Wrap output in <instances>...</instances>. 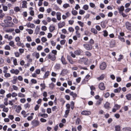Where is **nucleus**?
I'll return each mask as SVG.
<instances>
[{"instance_id": "63", "label": "nucleus", "mask_w": 131, "mask_h": 131, "mask_svg": "<svg viewBox=\"0 0 131 131\" xmlns=\"http://www.w3.org/2000/svg\"><path fill=\"white\" fill-rule=\"evenodd\" d=\"M101 26L103 28H105L106 27V25L104 22H102L101 23Z\"/></svg>"}, {"instance_id": "35", "label": "nucleus", "mask_w": 131, "mask_h": 131, "mask_svg": "<svg viewBox=\"0 0 131 131\" xmlns=\"http://www.w3.org/2000/svg\"><path fill=\"white\" fill-rule=\"evenodd\" d=\"M40 116L44 118H47L48 117V115L47 114L43 113L41 114Z\"/></svg>"}, {"instance_id": "43", "label": "nucleus", "mask_w": 131, "mask_h": 131, "mask_svg": "<svg viewBox=\"0 0 131 131\" xmlns=\"http://www.w3.org/2000/svg\"><path fill=\"white\" fill-rule=\"evenodd\" d=\"M8 24H9V27H13L14 25V24L12 22H9Z\"/></svg>"}, {"instance_id": "30", "label": "nucleus", "mask_w": 131, "mask_h": 131, "mask_svg": "<svg viewBox=\"0 0 131 131\" xmlns=\"http://www.w3.org/2000/svg\"><path fill=\"white\" fill-rule=\"evenodd\" d=\"M3 6V9L4 11H6L8 10V7L6 6H4L3 4L2 5Z\"/></svg>"}, {"instance_id": "44", "label": "nucleus", "mask_w": 131, "mask_h": 131, "mask_svg": "<svg viewBox=\"0 0 131 131\" xmlns=\"http://www.w3.org/2000/svg\"><path fill=\"white\" fill-rule=\"evenodd\" d=\"M85 13V11L82 9H80L79 11V14L80 15H83Z\"/></svg>"}, {"instance_id": "60", "label": "nucleus", "mask_w": 131, "mask_h": 131, "mask_svg": "<svg viewBox=\"0 0 131 131\" xmlns=\"http://www.w3.org/2000/svg\"><path fill=\"white\" fill-rule=\"evenodd\" d=\"M47 39L45 37H42L41 39V40L43 42H45L47 41Z\"/></svg>"}, {"instance_id": "8", "label": "nucleus", "mask_w": 131, "mask_h": 131, "mask_svg": "<svg viewBox=\"0 0 131 131\" xmlns=\"http://www.w3.org/2000/svg\"><path fill=\"white\" fill-rule=\"evenodd\" d=\"M91 112L89 111H84L81 112V114L82 115H89L91 114Z\"/></svg>"}, {"instance_id": "59", "label": "nucleus", "mask_w": 131, "mask_h": 131, "mask_svg": "<svg viewBox=\"0 0 131 131\" xmlns=\"http://www.w3.org/2000/svg\"><path fill=\"white\" fill-rule=\"evenodd\" d=\"M68 30L70 32H73L74 30V29L72 27H69L68 28Z\"/></svg>"}, {"instance_id": "4", "label": "nucleus", "mask_w": 131, "mask_h": 131, "mask_svg": "<svg viewBox=\"0 0 131 131\" xmlns=\"http://www.w3.org/2000/svg\"><path fill=\"white\" fill-rule=\"evenodd\" d=\"M106 67V64L105 62H102L100 64V68L101 70H104Z\"/></svg>"}, {"instance_id": "1", "label": "nucleus", "mask_w": 131, "mask_h": 131, "mask_svg": "<svg viewBox=\"0 0 131 131\" xmlns=\"http://www.w3.org/2000/svg\"><path fill=\"white\" fill-rule=\"evenodd\" d=\"M83 46L84 48L88 50H91L92 48V46L89 44H83Z\"/></svg>"}, {"instance_id": "21", "label": "nucleus", "mask_w": 131, "mask_h": 131, "mask_svg": "<svg viewBox=\"0 0 131 131\" xmlns=\"http://www.w3.org/2000/svg\"><path fill=\"white\" fill-rule=\"evenodd\" d=\"M118 38L121 41L123 42H125V40L123 37H122L121 36H118Z\"/></svg>"}, {"instance_id": "54", "label": "nucleus", "mask_w": 131, "mask_h": 131, "mask_svg": "<svg viewBox=\"0 0 131 131\" xmlns=\"http://www.w3.org/2000/svg\"><path fill=\"white\" fill-rule=\"evenodd\" d=\"M54 86V85L53 82H51L50 84H49V87L51 89L53 88Z\"/></svg>"}, {"instance_id": "51", "label": "nucleus", "mask_w": 131, "mask_h": 131, "mask_svg": "<svg viewBox=\"0 0 131 131\" xmlns=\"http://www.w3.org/2000/svg\"><path fill=\"white\" fill-rule=\"evenodd\" d=\"M70 6L67 3H66L64 4L63 5V7L64 8H67L68 7H69Z\"/></svg>"}, {"instance_id": "41", "label": "nucleus", "mask_w": 131, "mask_h": 131, "mask_svg": "<svg viewBox=\"0 0 131 131\" xmlns=\"http://www.w3.org/2000/svg\"><path fill=\"white\" fill-rule=\"evenodd\" d=\"M115 128L116 131H120V126H115Z\"/></svg>"}, {"instance_id": "10", "label": "nucleus", "mask_w": 131, "mask_h": 131, "mask_svg": "<svg viewBox=\"0 0 131 131\" xmlns=\"http://www.w3.org/2000/svg\"><path fill=\"white\" fill-rule=\"evenodd\" d=\"M116 42L115 40H112L111 41L110 44V47L111 48L114 47L115 45Z\"/></svg>"}, {"instance_id": "19", "label": "nucleus", "mask_w": 131, "mask_h": 131, "mask_svg": "<svg viewBox=\"0 0 131 131\" xmlns=\"http://www.w3.org/2000/svg\"><path fill=\"white\" fill-rule=\"evenodd\" d=\"M21 109V106H20L18 105L16 108L15 111L17 113H18L20 112V110Z\"/></svg>"}, {"instance_id": "52", "label": "nucleus", "mask_w": 131, "mask_h": 131, "mask_svg": "<svg viewBox=\"0 0 131 131\" xmlns=\"http://www.w3.org/2000/svg\"><path fill=\"white\" fill-rule=\"evenodd\" d=\"M123 56L121 54L119 56V58L117 60L118 61H120L122 59H123Z\"/></svg>"}, {"instance_id": "57", "label": "nucleus", "mask_w": 131, "mask_h": 131, "mask_svg": "<svg viewBox=\"0 0 131 131\" xmlns=\"http://www.w3.org/2000/svg\"><path fill=\"white\" fill-rule=\"evenodd\" d=\"M78 23L80 25L81 27H82L83 26L84 24L83 23L79 21H78Z\"/></svg>"}, {"instance_id": "5", "label": "nucleus", "mask_w": 131, "mask_h": 131, "mask_svg": "<svg viewBox=\"0 0 131 131\" xmlns=\"http://www.w3.org/2000/svg\"><path fill=\"white\" fill-rule=\"evenodd\" d=\"M99 88L101 90H103L105 89V87L103 82H101L99 84Z\"/></svg>"}, {"instance_id": "47", "label": "nucleus", "mask_w": 131, "mask_h": 131, "mask_svg": "<svg viewBox=\"0 0 131 131\" xmlns=\"http://www.w3.org/2000/svg\"><path fill=\"white\" fill-rule=\"evenodd\" d=\"M18 97H25V95L21 93H18Z\"/></svg>"}, {"instance_id": "6", "label": "nucleus", "mask_w": 131, "mask_h": 131, "mask_svg": "<svg viewBox=\"0 0 131 131\" xmlns=\"http://www.w3.org/2000/svg\"><path fill=\"white\" fill-rule=\"evenodd\" d=\"M39 121L37 120H33L31 122V124L35 126H38L39 124Z\"/></svg>"}, {"instance_id": "64", "label": "nucleus", "mask_w": 131, "mask_h": 131, "mask_svg": "<svg viewBox=\"0 0 131 131\" xmlns=\"http://www.w3.org/2000/svg\"><path fill=\"white\" fill-rule=\"evenodd\" d=\"M77 129L79 131H81L82 129V126L81 125H79L77 127Z\"/></svg>"}, {"instance_id": "12", "label": "nucleus", "mask_w": 131, "mask_h": 131, "mask_svg": "<svg viewBox=\"0 0 131 131\" xmlns=\"http://www.w3.org/2000/svg\"><path fill=\"white\" fill-rule=\"evenodd\" d=\"M28 28H34L35 27V25L33 24H30L29 23L26 24Z\"/></svg>"}, {"instance_id": "28", "label": "nucleus", "mask_w": 131, "mask_h": 131, "mask_svg": "<svg viewBox=\"0 0 131 131\" xmlns=\"http://www.w3.org/2000/svg\"><path fill=\"white\" fill-rule=\"evenodd\" d=\"M9 45L10 46L14 47L15 46L14 42L13 41H10L9 43Z\"/></svg>"}, {"instance_id": "53", "label": "nucleus", "mask_w": 131, "mask_h": 131, "mask_svg": "<svg viewBox=\"0 0 131 131\" xmlns=\"http://www.w3.org/2000/svg\"><path fill=\"white\" fill-rule=\"evenodd\" d=\"M80 119L79 118H77V119L76 121L75 124L76 125H78L80 123Z\"/></svg>"}, {"instance_id": "13", "label": "nucleus", "mask_w": 131, "mask_h": 131, "mask_svg": "<svg viewBox=\"0 0 131 131\" xmlns=\"http://www.w3.org/2000/svg\"><path fill=\"white\" fill-rule=\"evenodd\" d=\"M65 25V23L64 22H60L58 23V28H61L62 27Z\"/></svg>"}, {"instance_id": "48", "label": "nucleus", "mask_w": 131, "mask_h": 131, "mask_svg": "<svg viewBox=\"0 0 131 131\" xmlns=\"http://www.w3.org/2000/svg\"><path fill=\"white\" fill-rule=\"evenodd\" d=\"M76 36L78 38H80L81 36V34L78 31H75Z\"/></svg>"}, {"instance_id": "40", "label": "nucleus", "mask_w": 131, "mask_h": 131, "mask_svg": "<svg viewBox=\"0 0 131 131\" xmlns=\"http://www.w3.org/2000/svg\"><path fill=\"white\" fill-rule=\"evenodd\" d=\"M14 29L13 28H10L5 30V31L7 32H9L14 31Z\"/></svg>"}, {"instance_id": "3", "label": "nucleus", "mask_w": 131, "mask_h": 131, "mask_svg": "<svg viewBox=\"0 0 131 131\" xmlns=\"http://www.w3.org/2000/svg\"><path fill=\"white\" fill-rule=\"evenodd\" d=\"M69 73V71L67 69H63L62 70L60 74L62 76H64Z\"/></svg>"}, {"instance_id": "22", "label": "nucleus", "mask_w": 131, "mask_h": 131, "mask_svg": "<svg viewBox=\"0 0 131 131\" xmlns=\"http://www.w3.org/2000/svg\"><path fill=\"white\" fill-rule=\"evenodd\" d=\"M121 88L120 87H119L118 88L115 89L114 90V92L115 93H117L120 92L121 90Z\"/></svg>"}, {"instance_id": "58", "label": "nucleus", "mask_w": 131, "mask_h": 131, "mask_svg": "<svg viewBox=\"0 0 131 131\" xmlns=\"http://www.w3.org/2000/svg\"><path fill=\"white\" fill-rule=\"evenodd\" d=\"M121 106V105H118L117 104H115L114 106V107L116 108L117 110L119 109L120 107Z\"/></svg>"}, {"instance_id": "26", "label": "nucleus", "mask_w": 131, "mask_h": 131, "mask_svg": "<svg viewBox=\"0 0 131 131\" xmlns=\"http://www.w3.org/2000/svg\"><path fill=\"white\" fill-rule=\"evenodd\" d=\"M26 30L30 34H32L33 32V30L31 29H27Z\"/></svg>"}, {"instance_id": "27", "label": "nucleus", "mask_w": 131, "mask_h": 131, "mask_svg": "<svg viewBox=\"0 0 131 131\" xmlns=\"http://www.w3.org/2000/svg\"><path fill=\"white\" fill-rule=\"evenodd\" d=\"M119 13H121L123 12V11L124 10V7L123 6H121L119 8H118Z\"/></svg>"}, {"instance_id": "14", "label": "nucleus", "mask_w": 131, "mask_h": 131, "mask_svg": "<svg viewBox=\"0 0 131 131\" xmlns=\"http://www.w3.org/2000/svg\"><path fill=\"white\" fill-rule=\"evenodd\" d=\"M27 2L26 1H24L22 2L21 7L22 8H27Z\"/></svg>"}, {"instance_id": "20", "label": "nucleus", "mask_w": 131, "mask_h": 131, "mask_svg": "<svg viewBox=\"0 0 131 131\" xmlns=\"http://www.w3.org/2000/svg\"><path fill=\"white\" fill-rule=\"evenodd\" d=\"M123 131H131V128L130 127H125L123 128Z\"/></svg>"}, {"instance_id": "55", "label": "nucleus", "mask_w": 131, "mask_h": 131, "mask_svg": "<svg viewBox=\"0 0 131 131\" xmlns=\"http://www.w3.org/2000/svg\"><path fill=\"white\" fill-rule=\"evenodd\" d=\"M57 51L56 50H53L51 51L52 54H53V55H54L55 56L57 55Z\"/></svg>"}, {"instance_id": "56", "label": "nucleus", "mask_w": 131, "mask_h": 131, "mask_svg": "<svg viewBox=\"0 0 131 131\" xmlns=\"http://www.w3.org/2000/svg\"><path fill=\"white\" fill-rule=\"evenodd\" d=\"M42 49V47L41 45H39L37 48V49L38 51H40Z\"/></svg>"}, {"instance_id": "42", "label": "nucleus", "mask_w": 131, "mask_h": 131, "mask_svg": "<svg viewBox=\"0 0 131 131\" xmlns=\"http://www.w3.org/2000/svg\"><path fill=\"white\" fill-rule=\"evenodd\" d=\"M85 55L88 57H90L91 55V54L88 51H86L85 53Z\"/></svg>"}, {"instance_id": "45", "label": "nucleus", "mask_w": 131, "mask_h": 131, "mask_svg": "<svg viewBox=\"0 0 131 131\" xmlns=\"http://www.w3.org/2000/svg\"><path fill=\"white\" fill-rule=\"evenodd\" d=\"M44 82H43V83H41L40 84V85L42 87V88H41V89H45L46 86L45 84L44 83Z\"/></svg>"}, {"instance_id": "25", "label": "nucleus", "mask_w": 131, "mask_h": 131, "mask_svg": "<svg viewBox=\"0 0 131 131\" xmlns=\"http://www.w3.org/2000/svg\"><path fill=\"white\" fill-rule=\"evenodd\" d=\"M74 53L77 55H79L81 54V52L80 50H78L74 51Z\"/></svg>"}, {"instance_id": "2", "label": "nucleus", "mask_w": 131, "mask_h": 131, "mask_svg": "<svg viewBox=\"0 0 131 131\" xmlns=\"http://www.w3.org/2000/svg\"><path fill=\"white\" fill-rule=\"evenodd\" d=\"M48 58L52 61H54L56 59V56L50 53L48 55Z\"/></svg>"}, {"instance_id": "15", "label": "nucleus", "mask_w": 131, "mask_h": 131, "mask_svg": "<svg viewBox=\"0 0 131 131\" xmlns=\"http://www.w3.org/2000/svg\"><path fill=\"white\" fill-rule=\"evenodd\" d=\"M61 61L63 64L66 65L67 64V62L65 60V58L63 56H62L61 59Z\"/></svg>"}, {"instance_id": "50", "label": "nucleus", "mask_w": 131, "mask_h": 131, "mask_svg": "<svg viewBox=\"0 0 131 131\" xmlns=\"http://www.w3.org/2000/svg\"><path fill=\"white\" fill-rule=\"evenodd\" d=\"M103 32L104 33L103 35L105 37H107L108 35V33L107 31L106 30H104Z\"/></svg>"}, {"instance_id": "34", "label": "nucleus", "mask_w": 131, "mask_h": 131, "mask_svg": "<svg viewBox=\"0 0 131 131\" xmlns=\"http://www.w3.org/2000/svg\"><path fill=\"white\" fill-rule=\"evenodd\" d=\"M89 8V6L86 4L84 5L83 7V9H84L85 10H87Z\"/></svg>"}, {"instance_id": "23", "label": "nucleus", "mask_w": 131, "mask_h": 131, "mask_svg": "<svg viewBox=\"0 0 131 131\" xmlns=\"http://www.w3.org/2000/svg\"><path fill=\"white\" fill-rule=\"evenodd\" d=\"M67 59L71 64H73L74 63V61H73L72 60L70 57H68Z\"/></svg>"}, {"instance_id": "17", "label": "nucleus", "mask_w": 131, "mask_h": 131, "mask_svg": "<svg viewBox=\"0 0 131 131\" xmlns=\"http://www.w3.org/2000/svg\"><path fill=\"white\" fill-rule=\"evenodd\" d=\"M57 17V19L59 20H60L61 19V14L60 13H57L56 14Z\"/></svg>"}, {"instance_id": "31", "label": "nucleus", "mask_w": 131, "mask_h": 131, "mask_svg": "<svg viewBox=\"0 0 131 131\" xmlns=\"http://www.w3.org/2000/svg\"><path fill=\"white\" fill-rule=\"evenodd\" d=\"M91 31L95 34H97V31L94 28H92L91 29Z\"/></svg>"}, {"instance_id": "37", "label": "nucleus", "mask_w": 131, "mask_h": 131, "mask_svg": "<svg viewBox=\"0 0 131 131\" xmlns=\"http://www.w3.org/2000/svg\"><path fill=\"white\" fill-rule=\"evenodd\" d=\"M4 48L6 50H11L10 47L8 45H6L5 46Z\"/></svg>"}, {"instance_id": "46", "label": "nucleus", "mask_w": 131, "mask_h": 131, "mask_svg": "<svg viewBox=\"0 0 131 131\" xmlns=\"http://www.w3.org/2000/svg\"><path fill=\"white\" fill-rule=\"evenodd\" d=\"M105 75L104 74H103L101 75V76L97 78V79L99 80H102L103 79Z\"/></svg>"}, {"instance_id": "36", "label": "nucleus", "mask_w": 131, "mask_h": 131, "mask_svg": "<svg viewBox=\"0 0 131 131\" xmlns=\"http://www.w3.org/2000/svg\"><path fill=\"white\" fill-rule=\"evenodd\" d=\"M49 71H47L45 73L44 76L43 77L44 78H47L48 76L49 75Z\"/></svg>"}, {"instance_id": "33", "label": "nucleus", "mask_w": 131, "mask_h": 131, "mask_svg": "<svg viewBox=\"0 0 131 131\" xmlns=\"http://www.w3.org/2000/svg\"><path fill=\"white\" fill-rule=\"evenodd\" d=\"M60 65L59 64H56L54 67V68L58 70L60 69Z\"/></svg>"}, {"instance_id": "29", "label": "nucleus", "mask_w": 131, "mask_h": 131, "mask_svg": "<svg viewBox=\"0 0 131 131\" xmlns=\"http://www.w3.org/2000/svg\"><path fill=\"white\" fill-rule=\"evenodd\" d=\"M13 59V63L14 64L15 66H16L18 65V64L17 63V60L16 59H14V58L13 57H11L10 58V59Z\"/></svg>"}, {"instance_id": "61", "label": "nucleus", "mask_w": 131, "mask_h": 131, "mask_svg": "<svg viewBox=\"0 0 131 131\" xmlns=\"http://www.w3.org/2000/svg\"><path fill=\"white\" fill-rule=\"evenodd\" d=\"M89 43L90 45H92L94 44V41L93 39H91L89 42Z\"/></svg>"}, {"instance_id": "32", "label": "nucleus", "mask_w": 131, "mask_h": 131, "mask_svg": "<svg viewBox=\"0 0 131 131\" xmlns=\"http://www.w3.org/2000/svg\"><path fill=\"white\" fill-rule=\"evenodd\" d=\"M14 10L16 12H18L20 11V10L19 7L18 6L15 7L14 8Z\"/></svg>"}, {"instance_id": "16", "label": "nucleus", "mask_w": 131, "mask_h": 131, "mask_svg": "<svg viewBox=\"0 0 131 131\" xmlns=\"http://www.w3.org/2000/svg\"><path fill=\"white\" fill-rule=\"evenodd\" d=\"M110 104L108 102H107L104 105V107L106 109H109L110 108Z\"/></svg>"}, {"instance_id": "18", "label": "nucleus", "mask_w": 131, "mask_h": 131, "mask_svg": "<svg viewBox=\"0 0 131 131\" xmlns=\"http://www.w3.org/2000/svg\"><path fill=\"white\" fill-rule=\"evenodd\" d=\"M55 29V27L54 26L52 25L50 26L49 27L50 31L52 32Z\"/></svg>"}, {"instance_id": "62", "label": "nucleus", "mask_w": 131, "mask_h": 131, "mask_svg": "<svg viewBox=\"0 0 131 131\" xmlns=\"http://www.w3.org/2000/svg\"><path fill=\"white\" fill-rule=\"evenodd\" d=\"M13 22L15 24H17L18 23V20L16 18H15L13 19Z\"/></svg>"}, {"instance_id": "7", "label": "nucleus", "mask_w": 131, "mask_h": 131, "mask_svg": "<svg viewBox=\"0 0 131 131\" xmlns=\"http://www.w3.org/2000/svg\"><path fill=\"white\" fill-rule=\"evenodd\" d=\"M10 72L12 74H15L16 75H18L19 73V71L18 69L15 70L13 69L10 70Z\"/></svg>"}, {"instance_id": "11", "label": "nucleus", "mask_w": 131, "mask_h": 131, "mask_svg": "<svg viewBox=\"0 0 131 131\" xmlns=\"http://www.w3.org/2000/svg\"><path fill=\"white\" fill-rule=\"evenodd\" d=\"M33 56L35 57L37 59H38L40 57V55L38 52L35 51L32 54Z\"/></svg>"}, {"instance_id": "38", "label": "nucleus", "mask_w": 131, "mask_h": 131, "mask_svg": "<svg viewBox=\"0 0 131 131\" xmlns=\"http://www.w3.org/2000/svg\"><path fill=\"white\" fill-rule=\"evenodd\" d=\"M90 78V76L88 74L87 75L84 79L85 81H88V80H89Z\"/></svg>"}, {"instance_id": "39", "label": "nucleus", "mask_w": 131, "mask_h": 131, "mask_svg": "<svg viewBox=\"0 0 131 131\" xmlns=\"http://www.w3.org/2000/svg\"><path fill=\"white\" fill-rule=\"evenodd\" d=\"M71 12L72 14L74 16L78 14L77 12L75 10H72Z\"/></svg>"}, {"instance_id": "49", "label": "nucleus", "mask_w": 131, "mask_h": 131, "mask_svg": "<svg viewBox=\"0 0 131 131\" xmlns=\"http://www.w3.org/2000/svg\"><path fill=\"white\" fill-rule=\"evenodd\" d=\"M24 107L26 109L27 108H29L30 107V105L28 103H27L24 105Z\"/></svg>"}, {"instance_id": "9", "label": "nucleus", "mask_w": 131, "mask_h": 131, "mask_svg": "<svg viewBox=\"0 0 131 131\" xmlns=\"http://www.w3.org/2000/svg\"><path fill=\"white\" fill-rule=\"evenodd\" d=\"M126 27L127 29L131 30V24L128 22H127L125 23Z\"/></svg>"}, {"instance_id": "24", "label": "nucleus", "mask_w": 131, "mask_h": 131, "mask_svg": "<svg viewBox=\"0 0 131 131\" xmlns=\"http://www.w3.org/2000/svg\"><path fill=\"white\" fill-rule=\"evenodd\" d=\"M126 99L128 100H131V94H127L126 96Z\"/></svg>"}]
</instances>
